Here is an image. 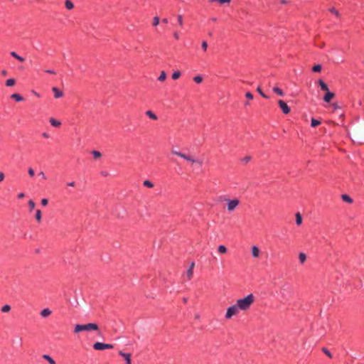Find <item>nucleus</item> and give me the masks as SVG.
Instances as JSON below:
<instances>
[{"instance_id":"f257e3e1","label":"nucleus","mask_w":364,"mask_h":364,"mask_svg":"<svg viewBox=\"0 0 364 364\" xmlns=\"http://www.w3.org/2000/svg\"><path fill=\"white\" fill-rule=\"evenodd\" d=\"M255 301V296L252 294L247 295L245 297L239 299L236 301V304L240 311L248 310Z\"/></svg>"},{"instance_id":"f03ea898","label":"nucleus","mask_w":364,"mask_h":364,"mask_svg":"<svg viewBox=\"0 0 364 364\" xmlns=\"http://www.w3.org/2000/svg\"><path fill=\"white\" fill-rule=\"evenodd\" d=\"M171 153H172V154L178 156L183 159L184 160L191 163L192 164H198L200 166H201L203 164L202 160L198 159L191 155H187L181 151H178L176 150H172Z\"/></svg>"},{"instance_id":"7ed1b4c3","label":"nucleus","mask_w":364,"mask_h":364,"mask_svg":"<svg viewBox=\"0 0 364 364\" xmlns=\"http://www.w3.org/2000/svg\"><path fill=\"white\" fill-rule=\"evenodd\" d=\"M98 325L94 323H89L86 324H77L75 326L74 332L79 333L80 331H90L98 330Z\"/></svg>"},{"instance_id":"20e7f679","label":"nucleus","mask_w":364,"mask_h":364,"mask_svg":"<svg viewBox=\"0 0 364 364\" xmlns=\"http://www.w3.org/2000/svg\"><path fill=\"white\" fill-rule=\"evenodd\" d=\"M227 205V210L228 212L234 211L240 204V200L238 198L225 199Z\"/></svg>"},{"instance_id":"39448f33","label":"nucleus","mask_w":364,"mask_h":364,"mask_svg":"<svg viewBox=\"0 0 364 364\" xmlns=\"http://www.w3.org/2000/svg\"><path fill=\"white\" fill-rule=\"evenodd\" d=\"M239 311H240V309L237 307V304H234L233 305L230 306V307H228L227 309V311H226V313H225V318L226 319H230L232 316H236L237 314H238Z\"/></svg>"},{"instance_id":"423d86ee","label":"nucleus","mask_w":364,"mask_h":364,"mask_svg":"<svg viewBox=\"0 0 364 364\" xmlns=\"http://www.w3.org/2000/svg\"><path fill=\"white\" fill-rule=\"evenodd\" d=\"M291 293V287L289 284H285L280 288L279 294L282 295L283 299H284L287 296L290 295Z\"/></svg>"},{"instance_id":"0eeeda50","label":"nucleus","mask_w":364,"mask_h":364,"mask_svg":"<svg viewBox=\"0 0 364 364\" xmlns=\"http://www.w3.org/2000/svg\"><path fill=\"white\" fill-rule=\"evenodd\" d=\"M93 348L97 350H102L105 349H112L113 348V346L112 344L96 342L94 343Z\"/></svg>"},{"instance_id":"6e6552de","label":"nucleus","mask_w":364,"mask_h":364,"mask_svg":"<svg viewBox=\"0 0 364 364\" xmlns=\"http://www.w3.org/2000/svg\"><path fill=\"white\" fill-rule=\"evenodd\" d=\"M278 105L284 114H287L290 112L291 109L288 105L282 100H278Z\"/></svg>"},{"instance_id":"1a4fd4ad","label":"nucleus","mask_w":364,"mask_h":364,"mask_svg":"<svg viewBox=\"0 0 364 364\" xmlns=\"http://www.w3.org/2000/svg\"><path fill=\"white\" fill-rule=\"evenodd\" d=\"M194 262H191L189 265L188 269H187L186 272V277L188 281L191 280L193 275V268H194Z\"/></svg>"},{"instance_id":"9d476101","label":"nucleus","mask_w":364,"mask_h":364,"mask_svg":"<svg viewBox=\"0 0 364 364\" xmlns=\"http://www.w3.org/2000/svg\"><path fill=\"white\" fill-rule=\"evenodd\" d=\"M335 94L329 90L326 92V95L323 97V100L326 102H330L331 100L334 97Z\"/></svg>"},{"instance_id":"9b49d317","label":"nucleus","mask_w":364,"mask_h":364,"mask_svg":"<svg viewBox=\"0 0 364 364\" xmlns=\"http://www.w3.org/2000/svg\"><path fill=\"white\" fill-rule=\"evenodd\" d=\"M119 355L123 357L126 361V364H132L131 363V354L123 353L122 351H119Z\"/></svg>"},{"instance_id":"f8f14e48","label":"nucleus","mask_w":364,"mask_h":364,"mask_svg":"<svg viewBox=\"0 0 364 364\" xmlns=\"http://www.w3.org/2000/svg\"><path fill=\"white\" fill-rule=\"evenodd\" d=\"M52 90L54 93V97L55 98L58 99V98L63 97V92L60 89H58L57 87H53L52 88Z\"/></svg>"},{"instance_id":"ddd939ff","label":"nucleus","mask_w":364,"mask_h":364,"mask_svg":"<svg viewBox=\"0 0 364 364\" xmlns=\"http://www.w3.org/2000/svg\"><path fill=\"white\" fill-rule=\"evenodd\" d=\"M51 314H52V311L48 308L43 309L40 313L41 316L43 318H46V317L49 316Z\"/></svg>"},{"instance_id":"4468645a","label":"nucleus","mask_w":364,"mask_h":364,"mask_svg":"<svg viewBox=\"0 0 364 364\" xmlns=\"http://www.w3.org/2000/svg\"><path fill=\"white\" fill-rule=\"evenodd\" d=\"M318 84L319 85L321 89L325 92L329 90L327 84L321 79L318 80Z\"/></svg>"},{"instance_id":"2eb2a0df","label":"nucleus","mask_w":364,"mask_h":364,"mask_svg":"<svg viewBox=\"0 0 364 364\" xmlns=\"http://www.w3.org/2000/svg\"><path fill=\"white\" fill-rule=\"evenodd\" d=\"M259 249L257 246H252L251 248L252 255L257 258L259 255Z\"/></svg>"},{"instance_id":"dca6fc26","label":"nucleus","mask_w":364,"mask_h":364,"mask_svg":"<svg viewBox=\"0 0 364 364\" xmlns=\"http://www.w3.org/2000/svg\"><path fill=\"white\" fill-rule=\"evenodd\" d=\"M49 122L51 126L54 127H59L61 125V122L54 118H50Z\"/></svg>"},{"instance_id":"f3484780","label":"nucleus","mask_w":364,"mask_h":364,"mask_svg":"<svg viewBox=\"0 0 364 364\" xmlns=\"http://www.w3.org/2000/svg\"><path fill=\"white\" fill-rule=\"evenodd\" d=\"M11 98L14 100L16 102H21L23 100V98L21 95L17 93H14L11 95Z\"/></svg>"},{"instance_id":"a211bd4d","label":"nucleus","mask_w":364,"mask_h":364,"mask_svg":"<svg viewBox=\"0 0 364 364\" xmlns=\"http://www.w3.org/2000/svg\"><path fill=\"white\" fill-rule=\"evenodd\" d=\"M272 91L279 96L283 97L284 95L283 90L278 87H274Z\"/></svg>"},{"instance_id":"6ab92c4d","label":"nucleus","mask_w":364,"mask_h":364,"mask_svg":"<svg viewBox=\"0 0 364 364\" xmlns=\"http://www.w3.org/2000/svg\"><path fill=\"white\" fill-rule=\"evenodd\" d=\"M145 114L147 117L153 120H156L158 119L157 116L151 110L146 111Z\"/></svg>"},{"instance_id":"aec40b11","label":"nucleus","mask_w":364,"mask_h":364,"mask_svg":"<svg viewBox=\"0 0 364 364\" xmlns=\"http://www.w3.org/2000/svg\"><path fill=\"white\" fill-rule=\"evenodd\" d=\"M43 358L47 360L49 363V364H56L55 361L49 355H43Z\"/></svg>"},{"instance_id":"412c9836","label":"nucleus","mask_w":364,"mask_h":364,"mask_svg":"<svg viewBox=\"0 0 364 364\" xmlns=\"http://www.w3.org/2000/svg\"><path fill=\"white\" fill-rule=\"evenodd\" d=\"M11 55L17 59L18 60H19L20 62H23L25 60V59L23 57L17 54L15 51L11 52Z\"/></svg>"},{"instance_id":"4be33fe9","label":"nucleus","mask_w":364,"mask_h":364,"mask_svg":"<svg viewBox=\"0 0 364 364\" xmlns=\"http://www.w3.org/2000/svg\"><path fill=\"white\" fill-rule=\"evenodd\" d=\"M65 6L67 9L71 10L73 9L74 4L70 0H66L65 1Z\"/></svg>"},{"instance_id":"5701e85b","label":"nucleus","mask_w":364,"mask_h":364,"mask_svg":"<svg viewBox=\"0 0 364 364\" xmlns=\"http://www.w3.org/2000/svg\"><path fill=\"white\" fill-rule=\"evenodd\" d=\"M16 84V80L14 78H9L6 80L5 85L7 87H11L14 86Z\"/></svg>"},{"instance_id":"b1692460","label":"nucleus","mask_w":364,"mask_h":364,"mask_svg":"<svg viewBox=\"0 0 364 364\" xmlns=\"http://www.w3.org/2000/svg\"><path fill=\"white\" fill-rule=\"evenodd\" d=\"M299 259L301 264L304 263L306 260V255L304 252H300L299 254Z\"/></svg>"},{"instance_id":"393cba45","label":"nucleus","mask_w":364,"mask_h":364,"mask_svg":"<svg viewBox=\"0 0 364 364\" xmlns=\"http://www.w3.org/2000/svg\"><path fill=\"white\" fill-rule=\"evenodd\" d=\"M302 223V217L301 215L299 213H297L296 214V223L298 225H300Z\"/></svg>"},{"instance_id":"a878e982","label":"nucleus","mask_w":364,"mask_h":364,"mask_svg":"<svg viewBox=\"0 0 364 364\" xmlns=\"http://www.w3.org/2000/svg\"><path fill=\"white\" fill-rule=\"evenodd\" d=\"M11 306L9 304H5L3 306H1V311L3 313H7L11 311Z\"/></svg>"},{"instance_id":"bb28decb","label":"nucleus","mask_w":364,"mask_h":364,"mask_svg":"<svg viewBox=\"0 0 364 364\" xmlns=\"http://www.w3.org/2000/svg\"><path fill=\"white\" fill-rule=\"evenodd\" d=\"M35 218H36V220L38 223H41V210H39V209L36 210Z\"/></svg>"},{"instance_id":"cd10ccee","label":"nucleus","mask_w":364,"mask_h":364,"mask_svg":"<svg viewBox=\"0 0 364 364\" xmlns=\"http://www.w3.org/2000/svg\"><path fill=\"white\" fill-rule=\"evenodd\" d=\"M218 250L221 254H225L228 251L227 247L223 245L218 246Z\"/></svg>"},{"instance_id":"c85d7f7f","label":"nucleus","mask_w":364,"mask_h":364,"mask_svg":"<svg viewBox=\"0 0 364 364\" xmlns=\"http://www.w3.org/2000/svg\"><path fill=\"white\" fill-rule=\"evenodd\" d=\"M321 124V122L318 119H316L314 118H312L311 119V126L312 127H317L318 126L319 124Z\"/></svg>"},{"instance_id":"c756f323","label":"nucleus","mask_w":364,"mask_h":364,"mask_svg":"<svg viewBox=\"0 0 364 364\" xmlns=\"http://www.w3.org/2000/svg\"><path fill=\"white\" fill-rule=\"evenodd\" d=\"M143 185L149 188H151L154 187V183L151 181H149V180H145L143 182Z\"/></svg>"},{"instance_id":"7c9ffc66","label":"nucleus","mask_w":364,"mask_h":364,"mask_svg":"<svg viewBox=\"0 0 364 364\" xmlns=\"http://www.w3.org/2000/svg\"><path fill=\"white\" fill-rule=\"evenodd\" d=\"M342 199L349 203H351L353 202V199L348 195L343 194L342 195Z\"/></svg>"},{"instance_id":"2f4dec72","label":"nucleus","mask_w":364,"mask_h":364,"mask_svg":"<svg viewBox=\"0 0 364 364\" xmlns=\"http://www.w3.org/2000/svg\"><path fill=\"white\" fill-rule=\"evenodd\" d=\"M181 76V72L177 70L173 73L171 77L173 80H177Z\"/></svg>"},{"instance_id":"473e14b6","label":"nucleus","mask_w":364,"mask_h":364,"mask_svg":"<svg viewBox=\"0 0 364 364\" xmlns=\"http://www.w3.org/2000/svg\"><path fill=\"white\" fill-rule=\"evenodd\" d=\"M166 78V74L164 71H162L158 77V80L161 82L164 81Z\"/></svg>"},{"instance_id":"72a5a7b5","label":"nucleus","mask_w":364,"mask_h":364,"mask_svg":"<svg viewBox=\"0 0 364 364\" xmlns=\"http://www.w3.org/2000/svg\"><path fill=\"white\" fill-rule=\"evenodd\" d=\"M321 70V65L318 64L312 68V71L314 73H318Z\"/></svg>"},{"instance_id":"f704fd0d","label":"nucleus","mask_w":364,"mask_h":364,"mask_svg":"<svg viewBox=\"0 0 364 364\" xmlns=\"http://www.w3.org/2000/svg\"><path fill=\"white\" fill-rule=\"evenodd\" d=\"M193 80H194V82H196L197 84H200V83H201V82H202V81H203V78H202V77H201V76H200V75H197V76H195V77H193Z\"/></svg>"},{"instance_id":"c9c22d12","label":"nucleus","mask_w":364,"mask_h":364,"mask_svg":"<svg viewBox=\"0 0 364 364\" xmlns=\"http://www.w3.org/2000/svg\"><path fill=\"white\" fill-rule=\"evenodd\" d=\"M92 154L95 159H98V158L101 157V156H102V154L100 151H95V150L92 151Z\"/></svg>"},{"instance_id":"e433bc0d","label":"nucleus","mask_w":364,"mask_h":364,"mask_svg":"<svg viewBox=\"0 0 364 364\" xmlns=\"http://www.w3.org/2000/svg\"><path fill=\"white\" fill-rule=\"evenodd\" d=\"M257 91L259 92V94L262 97H264V98H265V99H268V98H269V97H268L267 95H265V94L262 91V90H261L260 87H257Z\"/></svg>"},{"instance_id":"4c0bfd02","label":"nucleus","mask_w":364,"mask_h":364,"mask_svg":"<svg viewBox=\"0 0 364 364\" xmlns=\"http://www.w3.org/2000/svg\"><path fill=\"white\" fill-rule=\"evenodd\" d=\"M28 204L30 208V211H32L35 208V203L33 200H29Z\"/></svg>"},{"instance_id":"58836bf2","label":"nucleus","mask_w":364,"mask_h":364,"mask_svg":"<svg viewBox=\"0 0 364 364\" xmlns=\"http://www.w3.org/2000/svg\"><path fill=\"white\" fill-rule=\"evenodd\" d=\"M38 176L42 179V180H46L47 179V176L46 175V173L43 172V171H40L38 173Z\"/></svg>"},{"instance_id":"ea45409f","label":"nucleus","mask_w":364,"mask_h":364,"mask_svg":"<svg viewBox=\"0 0 364 364\" xmlns=\"http://www.w3.org/2000/svg\"><path fill=\"white\" fill-rule=\"evenodd\" d=\"M159 23V18L158 16H155L154 18H153V26H157Z\"/></svg>"},{"instance_id":"a19ab883","label":"nucleus","mask_w":364,"mask_h":364,"mask_svg":"<svg viewBox=\"0 0 364 364\" xmlns=\"http://www.w3.org/2000/svg\"><path fill=\"white\" fill-rule=\"evenodd\" d=\"M177 19H178V25L180 26H182L183 24V17L181 15H178L177 16Z\"/></svg>"},{"instance_id":"79ce46f5","label":"nucleus","mask_w":364,"mask_h":364,"mask_svg":"<svg viewBox=\"0 0 364 364\" xmlns=\"http://www.w3.org/2000/svg\"><path fill=\"white\" fill-rule=\"evenodd\" d=\"M201 48L204 51L207 50L208 48V43L205 41H203L201 43Z\"/></svg>"},{"instance_id":"37998d69","label":"nucleus","mask_w":364,"mask_h":364,"mask_svg":"<svg viewBox=\"0 0 364 364\" xmlns=\"http://www.w3.org/2000/svg\"><path fill=\"white\" fill-rule=\"evenodd\" d=\"M211 1H218L219 2L220 4H228L230 2V0H211Z\"/></svg>"},{"instance_id":"c03bdc74","label":"nucleus","mask_w":364,"mask_h":364,"mask_svg":"<svg viewBox=\"0 0 364 364\" xmlns=\"http://www.w3.org/2000/svg\"><path fill=\"white\" fill-rule=\"evenodd\" d=\"M28 173L31 177H33L35 174L34 170L31 167L28 168Z\"/></svg>"},{"instance_id":"a18cd8bd","label":"nucleus","mask_w":364,"mask_h":364,"mask_svg":"<svg viewBox=\"0 0 364 364\" xmlns=\"http://www.w3.org/2000/svg\"><path fill=\"white\" fill-rule=\"evenodd\" d=\"M323 352L327 355L329 358H331V353H330V351L327 349V348H323Z\"/></svg>"},{"instance_id":"49530a36","label":"nucleus","mask_w":364,"mask_h":364,"mask_svg":"<svg viewBox=\"0 0 364 364\" xmlns=\"http://www.w3.org/2000/svg\"><path fill=\"white\" fill-rule=\"evenodd\" d=\"M245 97H246L247 99H249V100H252V99H253V95H252V94L251 92H246V94H245Z\"/></svg>"},{"instance_id":"de8ad7c7","label":"nucleus","mask_w":364,"mask_h":364,"mask_svg":"<svg viewBox=\"0 0 364 364\" xmlns=\"http://www.w3.org/2000/svg\"><path fill=\"white\" fill-rule=\"evenodd\" d=\"M330 11H331L332 14H333L334 15H336V16H338V11L336 9H334V8H331V9H330Z\"/></svg>"},{"instance_id":"09e8293b","label":"nucleus","mask_w":364,"mask_h":364,"mask_svg":"<svg viewBox=\"0 0 364 364\" xmlns=\"http://www.w3.org/2000/svg\"><path fill=\"white\" fill-rule=\"evenodd\" d=\"M41 202L42 205L46 206L48 205V200L46 198H43Z\"/></svg>"},{"instance_id":"8fccbe9b","label":"nucleus","mask_w":364,"mask_h":364,"mask_svg":"<svg viewBox=\"0 0 364 364\" xmlns=\"http://www.w3.org/2000/svg\"><path fill=\"white\" fill-rule=\"evenodd\" d=\"M173 35L174 38H175L176 41H178V40L179 39L180 36H179L178 32L175 31V32L173 33Z\"/></svg>"},{"instance_id":"3c124183","label":"nucleus","mask_w":364,"mask_h":364,"mask_svg":"<svg viewBox=\"0 0 364 364\" xmlns=\"http://www.w3.org/2000/svg\"><path fill=\"white\" fill-rule=\"evenodd\" d=\"M100 174H101V176H102L104 177H107L109 176V173L107 171H102L100 172Z\"/></svg>"},{"instance_id":"603ef678","label":"nucleus","mask_w":364,"mask_h":364,"mask_svg":"<svg viewBox=\"0 0 364 364\" xmlns=\"http://www.w3.org/2000/svg\"><path fill=\"white\" fill-rule=\"evenodd\" d=\"M242 161L245 162V163H247L250 161V156H245V158H243Z\"/></svg>"},{"instance_id":"864d4df0","label":"nucleus","mask_w":364,"mask_h":364,"mask_svg":"<svg viewBox=\"0 0 364 364\" xmlns=\"http://www.w3.org/2000/svg\"><path fill=\"white\" fill-rule=\"evenodd\" d=\"M4 177H5V176H4V173H3V172H0V182H1V181H4Z\"/></svg>"},{"instance_id":"5fc2aeb1","label":"nucleus","mask_w":364,"mask_h":364,"mask_svg":"<svg viewBox=\"0 0 364 364\" xmlns=\"http://www.w3.org/2000/svg\"><path fill=\"white\" fill-rule=\"evenodd\" d=\"M42 136H43L44 138H49V137H50V135H49L48 133H46V132H43V133L42 134Z\"/></svg>"},{"instance_id":"6e6d98bb","label":"nucleus","mask_w":364,"mask_h":364,"mask_svg":"<svg viewBox=\"0 0 364 364\" xmlns=\"http://www.w3.org/2000/svg\"><path fill=\"white\" fill-rule=\"evenodd\" d=\"M24 196H25V194H24L23 193H18V198H23Z\"/></svg>"},{"instance_id":"4d7b16f0","label":"nucleus","mask_w":364,"mask_h":364,"mask_svg":"<svg viewBox=\"0 0 364 364\" xmlns=\"http://www.w3.org/2000/svg\"><path fill=\"white\" fill-rule=\"evenodd\" d=\"M75 185L74 181L68 183V186H74Z\"/></svg>"},{"instance_id":"13d9d810","label":"nucleus","mask_w":364,"mask_h":364,"mask_svg":"<svg viewBox=\"0 0 364 364\" xmlns=\"http://www.w3.org/2000/svg\"><path fill=\"white\" fill-rule=\"evenodd\" d=\"M32 92L37 97H40V95L39 93H38L37 92L33 90Z\"/></svg>"},{"instance_id":"bf43d9fd","label":"nucleus","mask_w":364,"mask_h":364,"mask_svg":"<svg viewBox=\"0 0 364 364\" xmlns=\"http://www.w3.org/2000/svg\"><path fill=\"white\" fill-rule=\"evenodd\" d=\"M162 22L164 23H167L168 22V18H165L162 19Z\"/></svg>"},{"instance_id":"052dcab7","label":"nucleus","mask_w":364,"mask_h":364,"mask_svg":"<svg viewBox=\"0 0 364 364\" xmlns=\"http://www.w3.org/2000/svg\"><path fill=\"white\" fill-rule=\"evenodd\" d=\"M46 72L48 73H50V74H54L55 73V72L53 70H48Z\"/></svg>"},{"instance_id":"680f3d73","label":"nucleus","mask_w":364,"mask_h":364,"mask_svg":"<svg viewBox=\"0 0 364 364\" xmlns=\"http://www.w3.org/2000/svg\"><path fill=\"white\" fill-rule=\"evenodd\" d=\"M1 73H2L3 75H6V70H2Z\"/></svg>"},{"instance_id":"e2e57ef3","label":"nucleus","mask_w":364,"mask_h":364,"mask_svg":"<svg viewBox=\"0 0 364 364\" xmlns=\"http://www.w3.org/2000/svg\"><path fill=\"white\" fill-rule=\"evenodd\" d=\"M183 302H185V303L187 302V299L186 298H183Z\"/></svg>"}]
</instances>
